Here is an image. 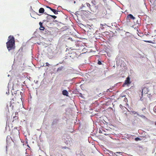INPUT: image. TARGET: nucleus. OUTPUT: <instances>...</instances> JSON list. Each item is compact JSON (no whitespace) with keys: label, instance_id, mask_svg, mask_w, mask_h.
Returning <instances> with one entry per match:
<instances>
[{"label":"nucleus","instance_id":"28","mask_svg":"<svg viewBox=\"0 0 156 156\" xmlns=\"http://www.w3.org/2000/svg\"><path fill=\"white\" fill-rule=\"evenodd\" d=\"M51 17V16H49V17H48V19H47V20H49L50 19V17Z\"/></svg>","mask_w":156,"mask_h":156},{"label":"nucleus","instance_id":"30","mask_svg":"<svg viewBox=\"0 0 156 156\" xmlns=\"http://www.w3.org/2000/svg\"><path fill=\"white\" fill-rule=\"evenodd\" d=\"M9 94V91H8V92H6V94H8V95Z\"/></svg>","mask_w":156,"mask_h":156},{"label":"nucleus","instance_id":"25","mask_svg":"<svg viewBox=\"0 0 156 156\" xmlns=\"http://www.w3.org/2000/svg\"><path fill=\"white\" fill-rule=\"evenodd\" d=\"M101 25H102V26H105L106 25V24L105 23H104V24H101Z\"/></svg>","mask_w":156,"mask_h":156},{"label":"nucleus","instance_id":"22","mask_svg":"<svg viewBox=\"0 0 156 156\" xmlns=\"http://www.w3.org/2000/svg\"><path fill=\"white\" fill-rule=\"evenodd\" d=\"M145 41L146 42H148V43H152V42L151 41Z\"/></svg>","mask_w":156,"mask_h":156},{"label":"nucleus","instance_id":"2","mask_svg":"<svg viewBox=\"0 0 156 156\" xmlns=\"http://www.w3.org/2000/svg\"><path fill=\"white\" fill-rule=\"evenodd\" d=\"M148 92V88L147 87H144L142 89V91H141V95L140 96V100L141 101H143V99H142V98L143 97V94H146Z\"/></svg>","mask_w":156,"mask_h":156},{"label":"nucleus","instance_id":"17","mask_svg":"<svg viewBox=\"0 0 156 156\" xmlns=\"http://www.w3.org/2000/svg\"><path fill=\"white\" fill-rule=\"evenodd\" d=\"M87 7H88L89 8H90V5L89 3H87Z\"/></svg>","mask_w":156,"mask_h":156},{"label":"nucleus","instance_id":"24","mask_svg":"<svg viewBox=\"0 0 156 156\" xmlns=\"http://www.w3.org/2000/svg\"><path fill=\"white\" fill-rule=\"evenodd\" d=\"M95 2V1H94L93 0L92 1V3L94 5H95V4L94 3Z\"/></svg>","mask_w":156,"mask_h":156},{"label":"nucleus","instance_id":"19","mask_svg":"<svg viewBox=\"0 0 156 156\" xmlns=\"http://www.w3.org/2000/svg\"><path fill=\"white\" fill-rule=\"evenodd\" d=\"M132 113L133 114H137V113H137L136 112H135V111H133L132 112Z\"/></svg>","mask_w":156,"mask_h":156},{"label":"nucleus","instance_id":"1","mask_svg":"<svg viewBox=\"0 0 156 156\" xmlns=\"http://www.w3.org/2000/svg\"><path fill=\"white\" fill-rule=\"evenodd\" d=\"M6 44L7 48L9 51L15 48V41L13 36L10 35L9 37L8 41L6 43Z\"/></svg>","mask_w":156,"mask_h":156},{"label":"nucleus","instance_id":"39","mask_svg":"<svg viewBox=\"0 0 156 156\" xmlns=\"http://www.w3.org/2000/svg\"><path fill=\"white\" fill-rule=\"evenodd\" d=\"M122 64H121V66L122 65Z\"/></svg>","mask_w":156,"mask_h":156},{"label":"nucleus","instance_id":"36","mask_svg":"<svg viewBox=\"0 0 156 156\" xmlns=\"http://www.w3.org/2000/svg\"><path fill=\"white\" fill-rule=\"evenodd\" d=\"M145 109V108H144V109H143L142 110H144V109Z\"/></svg>","mask_w":156,"mask_h":156},{"label":"nucleus","instance_id":"27","mask_svg":"<svg viewBox=\"0 0 156 156\" xmlns=\"http://www.w3.org/2000/svg\"><path fill=\"white\" fill-rule=\"evenodd\" d=\"M119 107L121 108V109H122V108H123V106L121 105H119Z\"/></svg>","mask_w":156,"mask_h":156},{"label":"nucleus","instance_id":"16","mask_svg":"<svg viewBox=\"0 0 156 156\" xmlns=\"http://www.w3.org/2000/svg\"><path fill=\"white\" fill-rule=\"evenodd\" d=\"M98 64L99 65H101L102 64V63L101 62V61H100L99 60H98Z\"/></svg>","mask_w":156,"mask_h":156},{"label":"nucleus","instance_id":"20","mask_svg":"<svg viewBox=\"0 0 156 156\" xmlns=\"http://www.w3.org/2000/svg\"><path fill=\"white\" fill-rule=\"evenodd\" d=\"M46 7L48 8L50 10H52V8H51L50 7L48 6H46Z\"/></svg>","mask_w":156,"mask_h":156},{"label":"nucleus","instance_id":"4","mask_svg":"<svg viewBox=\"0 0 156 156\" xmlns=\"http://www.w3.org/2000/svg\"><path fill=\"white\" fill-rule=\"evenodd\" d=\"M122 152H116L113 154L112 153V155L113 156H122Z\"/></svg>","mask_w":156,"mask_h":156},{"label":"nucleus","instance_id":"32","mask_svg":"<svg viewBox=\"0 0 156 156\" xmlns=\"http://www.w3.org/2000/svg\"><path fill=\"white\" fill-rule=\"evenodd\" d=\"M155 125L156 126V122H155Z\"/></svg>","mask_w":156,"mask_h":156},{"label":"nucleus","instance_id":"35","mask_svg":"<svg viewBox=\"0 0 156 156\" xmlns=\"http://www.w3.org/2000/svg\"><path fill=\"white\" fill-rule=\"evenodd\" d=\"M23 84H25V82H24L23 83Z\"/></svg>","mask_w":156,"mask_h":156},{"label":"nucleus","instance_id":"29","mask_svg":"<svg viewBox=\"0 0 156 156\" xmlns=\"http://www.w3.org/2000/svg\"><path fill=\"white\" fill-rule=\"evenodd\" d=\"M44 13L45 14H46V15H47L48 16V14H47V13H46V12H44Z\"/></svg>","mask_w":156,"mask_h":156},{"label":"nucleus","instance_id":"15","mask_svg":"<svg viewBox=\"0 0 156 156\" xmlns=\"http://www.w3.org/2000/svg\"><path fill=\"white\" fill-rule=\"evenodd\" d=\"M135 140L136 141H138L140 140V139L139 138L137 137L135 138Z\"/></svg>","mask_w":156,"mask_h":156},{"label":"nucleus","instance_id":"14","mask_svg":"<svg viewBox=\"0 0 156 156\" xmlns=\"http://www.w3.org/2000/svg\"><path fill=\"white\" fill-rule=\"evenodd\" d=\"M89 26L88 27H89V29L90 30H91L92 29H93V25H91V26H90V25H89L88 26Z\"/></svg>","mask_w":156,"mask_h":156},{"label":"nucleus","instance_id":"33","mask_svg":"<svg viewBox=\"0 0 156 156\" xmlns=\"http://www.w3.org/2000/svg\"><path fill=\"white\" fill-rule=\"evenodd\" d=\"M154 31L155 32H156V30H154Z\"/></svg>","mask_w":156,"mask_h":156},{"label":"nucleus","instance_id":"6","mask_svg":"<svg viewBox=\"0 0 156 156\" xmlns=\"http://www.w3.org/2000/svg\"><path fill=\"white\" fill-rule=\"evenodd\" d=\"M62 94L66 96H68V92L66 90H64L62 91Z\"/></svg>","mask_w":156,"mask_h":156},{"label":"nucleus","instance_id":"10","mask_svg":"<svg viewBox=\"0 0 156 156\" xmlns=\"http://www.w3.org/2000/svg\"><path fill=\"white\" fill-rule=\"evenodd\" d=\"M51 11L55 14H58V12H59V11H58L55 9H52V10Z\"/></svg>","mask_w":156,"mask_h":156},{"label":"nucleus","instance_id":"34","mask_svg":"<svg viewBox=\"0 0 156 156\" xmlns=\"http://www.w3.org/2000/svg\"><path fill=\"white\" fill-rule=\"evenodd\" d=\"M105 135H107V134H105Z\"/></svg>","mask_w":156,"mask_h":156},{"label":"nucleus","instance_id":"8","mask_svg":"<svg viewBox=\"0 0 156 156\" xmlns=\"http://www.w3.org/2000/svg\"><path fill=\"white\" fill-rule=\"evenodd\" d=\"M44 9L43 8H41L39 10V13H43L44 12Z\"/></svg>","mask_w":156,"mask_h":156},{"label":"nucleus","instance_id":"7","mask_svg":"<svg viewBox=\"0 0 156 156\" xmlns=\"http://www.w3.org/2000/svg\"><path fill=\"white\" fill-rule=\"evenodd\" d=\"M39 24L40 26V29L41 30H44V27L42 25V23L41 22H40L39 23Z\"/></svg>","mask_w":156,"mask_h":156},{"label":"nucleus","instance_id":"23","mask_svg":"<svg viewBox=\"0 0 156 156\" xmlns=\"http://www.w3.org/2000/svg\"><path fill=\"white\" fill-rule=\"evenodd\" d=\"M101 26L100 27V28H101V29H102H102H104V26H102V25H101Z\"/></svg>","mask_w":156,"mask_h":156},{"label":"nucleus","instance_id":"37","mask_svg":"<svg viewBox=\"0 0 156 156\" xmlns=\"http://www.w3.org/2000/svg\"><path fill=\"white\" fill-rule=\"evenodd\" d=\"M75 2H75V1H74V3H75Z\"/></svg>","mask_w":156,"mask_h":156},{"label":"nucleus","instance_id":"9","mask_svg":"<svg viewBox=\"0 0 156 156\" xmlns=\"http://www.w3.org/2000/svg\"><path fill=\"white\" fill-rule=\"evenodd\" d=\"M137 115L145 120H146L147 119V118L143 115H140L139 113H137Z\"/></svg>","mask_w":156,"mask_h":156},{"label":"nucleus","instance_id":"31","mask_svg":"<svg viewBox=\"0 0 156 156\" xmlns=\"http://www.w3.org/2000/svg\"><path fill=\"white\" fill-rule=\"evenodd\" d=\"M80 95H80V96H81V97H82V94H80Z\"/></svg>","mask_w":156,"mask_h":156},{"label":"nucleus","instance_id":"12","mask_svg":"<svg viewBox=\"0 0 156 156\" xmlns=\"http://www.w3.org/2000/svg\"><path fill=\"white\" fill-rule=\"evenodd\" d=\"M49 16H51V17H52V18H54V19H55L57 17L55 16H53V15H48V16H47V19H48V17Z\"/></svg>","mask_w":156,"mask_h":156},{"label":"nucleus","instance_id":"18","mask_svg":"<svg viewBox=\"0 0 156 156\" xmlns=\"http://www.w3.org/2000/svg\"><path fill=\"white\" fill-rule=\"evenodd\" d=\"M154 110L155 112H156V105L154 107Z\"/></svg>","mask_w":156,"mask_h":156},{"label":"nucleus","instance_id":"3","mask_svg":"<svg viewBox=\"0 0 156 156\" xmlns=\"http://www.w3.org/2000/svg\"><path fill=\"white\" fill-rule=\"evenodd\" d=\"M130 19L134 20L135 19V18L134 17L132 14H130L128 15L127 16L126 20L128 21V20H129Z\"/></svg>","mask_w":156,"mask_h":156},{"label":"nucleus","instance_id":"13","mask_svg":"<svg viewBox=\"0 0 156 156\" xmlns=\"http://www.w3.org/2000/svg\"><path fill=\"white\" fill-rule=\"evenodd\" d=\"M63 68V67H62V66L60 67H58L57 69V71H61L62 70V69Z\"/></svg>","mask_w":156,"mask_h":156},{"label":"nucleus","instance_id":"21","mask_svg":"<svg viewBox=\"0 0 156 156\" xmlns=\"http://www.w3.org/2000/svg\"><path fill=\"white\" fill-rule=\"evenodd\" d=\"M46 66H49L50 65L49 64L48 62H46Z\"/></svg>","mask_w":156,"mask_h":156},{"label":"nucleus","instance_id":"5","mask_svg":"<svg viewBox=\"0 0 156 156\" xmlns=\"http://www.w3.org/2000/svg\"><path fill=\"white\" fill-rule=\"evenodd\" d=\"M130 83V78L129 77H128L126 78V80H125L124 84H129Z\"/></svg>","mask_w":156,"mask_h":156},{"label":"nucleus","instance_id":"38","mask_svg":"<svg viewBox=\"0 0 156 156\" xmlns=\"http://www.w3.org/2000/svg\"><path fill=\"white\" fill-rule=\"evenodd\" d=\"M9 76V75H8V76Z\"/></svg>","mask_w":156,"mask_h":156},{"label":"nucleus","instance_id":"11","mask_svg":"<svg viewBox=\"0 0 156 156\" xmlns=\"http://www.w3.org/2000/svg\"><path fill=\"white\" fill-rule=\"evenodd\" d=\"M124 136L127 139H129L131 137V135L128 134H125Z\"/></svg>","mask_w":156,"mask_h":156},{"label":"nucleus","instance_id":"26","mask_svg":"<svg viewBox=\"0 0 156 156\" xmlns=\"http://www.w3.org/2000/svg\"><path fill=\"white\" fill-rule=\"evenodd\" d=\"M124 101H127V98H125L124 99Z\"/></svg>","mask_w":156,"mask_h":156}]
</instances>
